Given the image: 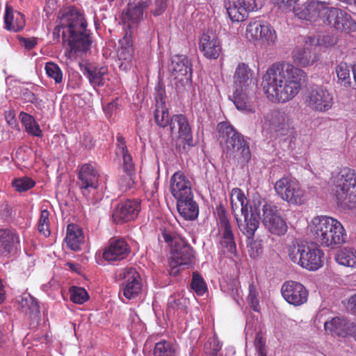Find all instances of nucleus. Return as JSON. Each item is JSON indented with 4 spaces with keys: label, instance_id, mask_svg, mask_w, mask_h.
Segmentation results:
<instances>
[{
    "label": "nucleus",
    "instance_id": "obj_1",
    "mask_svg": "<svg viewBox=\"0 0 356 356\" xmlns=\"http://www.w3.org/2000/svg\"><path fill=\"white\" fill-rule=\"evenodd\" d=\"M305 79V72L292 64L274 63L263 76L264 90L270 102L285 103L299 93Z\"/></svg>",
    "mask_w": 356,
    "mask_h": 356
},
{
    "label": "nucleus",
    "instance_id": "obj_2",
    "mask_svg": "<svg viewBox=\"0 0 356 356\" xmlns=\"http://www.w3.org/2000/svg\"><path fill=\"white\" fill-rule=\"evenodd\" d=\"M295 15L301 19L309 21L316 25H329L338 31H356V23L346 11L332 7L325 1L308 0L300 8L294 10Z\"/></svg>",
    "mask_w": 356,
    "mask_h": 356
},
{
    "label": "nucleus",
    "instance_id": "obj_3",
    "mask_svg": "<svg viewBox=\"0 0 356 356\" xmlns=\"http://www.w3.org/2000/svg\"><path fill=\"white\" fill-rule=\"evenodd\" d=\"M60 34L64 45L69 47L65 53L69 58L78 51H87L92 44L87 22L83 15L75 9H70L60 17L53 31L54 39L58 41Z\"/></svg>",
    "mask_w": 356,
    "mask_h": 356
},
{
    "label": "nucleus",
    "instance_id": "obj_4",
    "mask_svg": "<svg viewBox=\"0 0 356 356\" xmlns=\"http://www.w3.org/2000/svg\"><path fill=\"white\" fill-rule=\"evenodd\" d=\"M230 200L232 211L241 231L248 238L252 239L259 227V217L264 204H262L259 197H254L249 204L243 192L238 188L232 189Z\"/></svg>",
    "mask_w": 356,
    "mask_h": 356
},
{
    "label": "nucleus",
    "instance_id": "obj_5",
    "mask_svg": "<svg viewBox=\"0 0 356 356\" xmlns=\"http://www.w3.org/2000/svg\"><path fill=\"white\" fill-rule=\"evenodd\" d=\"M308 228L311 237L316 243L324 247L335 248L346 241V232L342 224L327 216L314 218Z\"/></svg>",
    "mask_w": 356,
    "mask_h": 356
},
{
    "label": "nucleus",
    "instance_id": "obj_6",
    "mask_svg": "<svg viewBox=\"0 0 356 356\" xmlns=\"http://www.w3.org/2000/svg\"><path fill=\"white\" fill-rule=\"evenodd\" d=\"M164 90L158 88L155 92V110L154 111V120L157 125L165 127L170 124L172 134H178L188 146H193V135L191 127L186 117L182 114L174 115L170 120L168 110L164 99Z\"/></svg>",
    "mask_w": 356,
    "mask_h": 356
},
{
    "label": "nucleus",
    "instance_id": "obj_7",
    "mask_svg": "<svg viewBox=\"0 0 356 356\" xmlns=\"http://www.w3.org/2000/svg\"><path fill=\"white\" fill-rule=\"evenodd\" d=\"M219 140L227 154L234 157L239 156L243 162H248L251 157L249 146L243 136L238 133L227 122L218 125Z\"/></svg>",
    "mask_w": 356,
    "mask_h": 356
},
{
    "label": "nucleus",
    "instance_id": "obj_8",
    "mask_svg": "<svg viewBox=\"0 0 356 356\" xmlns=\"http://www.w3.org/2000/svg\"><path fill=\"white\" fill-rule=\"evenodd\" d=\"M288 254L293 263L309 270H317L323 264V252L314 244L293 243L288 248Z\"/></svg>",
    "mask_w": 356,
    "mask_h": 356
},
{
    "label": "nucleus",
    "instance_id": "obj_9",
    "mask_svg": "<svg viewBox=\"0 0 356 356\" xmlns=\"http://www.w3.org/2000/svg\"><path fill=\"white\" fill-rule=\"evenodd\" d=\"M334 194L338 203L344 208L356 205V173L350 168H343L334 177Z\"/></svg>",
    "mask_w": 356,
    "mask_h": 356
},
{
    "label": "nucleus",
    "instance_id": "obj_10",
    "mask_svg": "<svg viewBox=\"0 0 356 356\" xmlns=\"http://www.w3.org/2000/svg\"><path fill=\"white\" fill-rule=\"evenodd\" d=\"M162 236L164 241L171 246L170 265L172 267L190 266L193 263V250L185 241L169 229H164Z\"/></svg>",
    "mask_w": 356,
    "mask_h": 356
},
{
    "label": "nucleus",
    "instance_id": "obj_11",
    "mask_svg": "<svg viewBox=\"0 0 356 356\" xmlns=\"http://www.w3.org/2000/svg\"><path fill=\"white\" fill-rule=\"evenodd\" d=\"M274 188L278 196L289 204L302 205L307 200L305 191L291 177H282L275 182Z\"/></svg>",
    "mask_w": 356,
    "mask_h": 356
},
{
    "label": "nucleus",
    "instance_id": "obj_12",
    "mask_svg": "<svg viewBox=\"0 0 356 356\" xmlns=\"http://www.w3.org/2000/svg\"><path fill=\"white\" fill-rule=\"evenodd\" d=\"M305 104L313 111L326 112L333 105V96L326 87L314 86L305 95Z\"/></svg>",
    "mask_w": 356,
    "mask_h": 356
},
{
    "label": "nucleus",
    "instance_id": "obj_13",
    "mask_svg": "<svg viewBox=\"0 0 356 356\" xmlns=\"http://www.w3.org/2000/svg\"><path fill=\"white\" fill-rule=\"evenodd\" d=\"M121 281L123 295L129 300L134 298L140 292L141 278L136 270L132 267L125 268L118 275Z\"/></svg>",
    "mask_w": 356,
    "mask_h": 356
},
{
    "label": "nucleus",
    "instance_id": "obj_14",
    "mask_svg": "<svg viewBox=\"0 0 356 356\" xmlns=\"http://www.w3.org/2000/svg\"><path fill=\"white\" fill-rule=\"evenodd\" d=\"M262 221L265 227L273 234L283 235L287 231L286 222L280 216L275 206L264 204Z\"/></svg>",
    "mask_w": 356,
    "mask_h": 356
},
{
    "label": "nucleus",
    "instance_id": "obj_15",
    "mask_svg": "<svg viewBox=\"0 0 356 356\" xmlns=\"http://www.w3.org/2000/svg\"><path fill=\"white\" fill-rule=\"evenodd\" d=\"M120 46L118 51V65L120 70L127 71L131 68L134 61V49L131 29L125 31L124 37L119 41Z\"/></svg>",
    "mask_w": 356,
    "mask_h": 356
},
{
    "label": "nucleus",
    "instance_id": "obj_16",
    "mask_svg": "<svg viewBox=\"0 0 356 356\" xmlns=\"http://www.w3.org/2000/svg\"><path fill=\"white\" fill-rule=\"evenodd\" d=\"M281 292L284 300L291 305L300 306L307 301L308 291L300 282H285L282 286Z\"/></svg>",
    "mask_w": 356,
    "mask_h": 356
},
{
    "label": "nucleus",
    "instance_id": "obj_17",
    "mask_svg": "<svg viewBox=\"0 0 356 356\" xmlns=\"http://www.w3.org/2000/svg\"><path fill=\"white\" fill-rule=\"evenodd\" d=\"M99 173L92 164L86 163L81 166L78 175V185L82 193L87 196L92 190L99 186Z\"/></svg>",
    "mask_w": 356,
    "mask_h": 356
},
{
    "label": "nucleus",
    "instance_id": "obj_18",
    "mask_svg": "<svg viewBox=\"0 0 356 356\" xmlns=\"http://www.w3.org/2000/svg\"><path fill=\"white\" fill-rule=\"evenodd\" d=\"M150 3L151 0H129L127 8L122 13V20L129 29L143 19L145 11Z\"/></svg>",
    "mask_w": 356,
    "mask_h": 356
},
{
    "label": "nucleus",
    "instance_id": "obj_19",
    "mask_svg": "<svg viewBox=\"0 0 356 356\" xmlns=\"http://www.w3.org/2000/svg\"><path fill=\"white\" fill-rule=\"evenodd\" d=\"M171 76L183 84H187L192 77L191 63L187 56L175 55L170 66Z\"/></svg>",
    "mask_w": 356,
    "mask_h": 356
},
{
    "label": "nucleus",
    "instance_id": "obj_20",
    "mask_svg": "<svg viewBox=\"0 0 356 356\" xmlns=\"http://www.w3.org/2000/svg\"><path fill=\"white\" fill-rule=\"evenodd\" d=\"M140 209V202L136 200H127L120 202L113 213V220L116 223L128 222L135 219Z\"/></svg>",
    "mask_w": 356,
    "mask_h": 356
},
{
    "label": "nucleus",
    "instance_id": "obj_21",
    "mask_svg": "<svg viewBox=\"0 0 356 356\" xmlns=\"http://www.w3.org/2000/svg\"><path fill=\"white\" fill-rule=\"evenodd\" d=\"M130 252V248L122 238H112L103 253L104 259L109 263L125 259Z\"/></svg>",
    "mask_w": 356,
    "mask_h": 356
},
{
    "label": "nucleus",
    "instance_id": "obj_22",
    "mask_svg": "<svg viewBox=\"0 0 356 356\" xmlns=\"http://www.w3.org/2000/svg\"><path fill=\"white\" fill-rule=\"evenodd\" d=\"M316 49L317 47L315 44H311L307 38L303 48L297 47L293 50L294 63L303 67L312 65L320 58Z\"/></svg>",
    "mask_w": 356,
    "mask_h": 356
},
{
    "label": "nucleus",
    "instance_id": "obj_23",
    "mask_svg": "<svg viewBox=\"0 0 356 356\" xmlns=\"http://www.w3.org/2000/svg\"><path fill=\"white\" fill-rule=\"evenodd\" d=\"M199 48L201 53L210 60L217 59L222 51L219 39L212 33H204L200 38Z\"/></svg>",
    "mask_w": 356,
    "mask_h": 356
},
{
    "label": "nucleus",
    "instance_id": "obj_24",
    "mask_svg": "<svg viewBox=\"0 0 356 356\" xmlns=\"http://www.w3.org/2000/svg\"><path fill=\"white\" fill-rule=\"evenodd\" d=\"M191 180L181 172H176L170 179V191L177 200L193 195Z\"/></svg>",
    "mask_w": 356,
    "mask_h": 356
},
{
    "label": "nucleus",
    "instance_id": "obj_25",
    "mask_svg": "<svg viewBox=\"0 0 356 356\" xmlns=\"http://www.w3.org/2000/svg\"><path fill=\"white\" fill-rule=\"evenodd\" d=\"M252 74V71L246 64H238L234 76V88L245 90L256 89L257 81L253 79Z\"/></svg>",
    "mask_w": 356,
    "mask_h": 356
},
{
    "label": "nucleus",
    "instance_id": "obj_26",
    "mask_svg": "<svg viewBox=\"0 0 356 356\" xmlns=\"http://www.w3.org/2000/svg\"><path fill=\"white\" fill-rule=\"evenodd\" d=\"M117 140L118 153L122 156V168L127 174V183L126 186H131L134 184L135 165L133 158L127 149L124 138L122 136H118Z\"/></svg>",
    "mask_w": 356,
    "mask_h": 356
},
{
    "label": "nucleus",
    "instance_id": "obj_27",
    "mask_svg": "<svg viewBox=\"0 0 356 356\" xmlns=\"http://www.w3.org/2000/svg\"><path fill=\"white\" fill-rule=\"evenodd\" d=\"M19 244L18 234L13 230L0 229V255L9 257L13 254Z\"/></svg>",
    "mask_w": 356,
    "mask_h": 356
},
{
    "label": "nucleus",
    "instance_id": "obj_28",
    "mask_svg": "<svg viewBox=\"0 0 356 356\" xmlns=\"http://www.w3.org/2000/svg\"><path fill=\"white\" fill-rule=\"evenodd\" d=\"M255 89L235 88L233 93V102L236 108L246 113L254 112V104L252 101Z\"/></svg>",
    "mask_w": 356,
    "mask_h": 356
},
{
    "label": "nucleus",
    "instance_id": "obj_29",
    "mask_svg": "<svg viewBox=\"0 0 356 356\" xmlns=\"http://www.w3.org/2000/svg\"><path fill=\"white\" fill-rule=\"evenodd\" d=\"M261 123L263 129L279 131L287 125L288 118L284 112L272 111L264 115Z\"/></svg>",
    "mask_w": 356,
    "mask_h": 356
},
{
    "label": "nucleus",
    "instance_id": "obj_30",
    "mask_svg": "<svg viewBox=\"0 0 356 356\" xmlns=\"http://www.w3.org/2000/svg\"><path fill=\"white\" fill-rule=\"evenodd\" d=\"M20 310L31 319L38 318L40 312L38 301L29 293H24L17 298Z\"/></svg>",
    "mask_w": 356,
    "mask_h": 356
},
{
    "label": "nucleus",
    "instance_id": "obj_31",
    "mask_svg": "<svg viewBox=\"0 0 356 356\" xmlns=\"http://www.w3.org/2000/svg\"><path fill=\"white\" fill-rule=\"evenodd\" d=\"M177 207L179 214L186 220H193L198 216V206L193 200V195L177 200Z\"/></svg>",
    "mask_w": 356,
    "mask_h": 356
},
{
    "label": "nucleus",
    "instance_id": "obj_32",
    "mask_svg": "<svg viewBox=\"0 0 356 356\" xmlns=\"http://www.w3.org/2000/svg\"><path fill=\"white\" fill-rule=\"evenodd\" d=\"M5 27L8 31L17 32L25 26L24 17L19 12H14L13 8L6 5L4 16Z\"/></svg>",
    "mask_w": 356,
    "mask_h": 356
},
{
    "label": "nucleus",
    "instance_id": "obj_33",
    "mask_svg": "<svg viewBox=\"0 0 356 356\" xmlns=\"http://www.w3.org/2000/svg\"><path fill=\"white\" fill-rule=\"evenodd\" d=\"M219 232L222 235V245L225 246L229 252H234L236 249L234 234L232 233L230 223L225 216H220Z\"/></svg>",
    "mask_w": 356,
    "mask_h": 356
},
{
    "label": "nucleus",
    "instance_id": "obj_34",
    "mask_svg": "<svg viewBox=\"0 0 356 356\" xmlns=\"http://www.w3.org/2000/svg\"><path fill=\"white\" fill-rule=\"evenodd\" d=\"M65 241L67 246L72 250H78L84 242V236L82 229L77 225H68Z\"/></svg>",
    "mask_w": 356,
    "mask_h": 356
},
{
    "label": "nucleus",
    "instance_id": "obj_35",
    "mask_svg": "<svg viewBox=\"0 0 356 356\" xmlns=\"http://www.w3.org/2000/svg\"><path fill=\"white\" fill-rule=\"evenodd\" d=\"M324 327L326 332L339 337H345L349 330L346 320L340 317H335L330 321L325 322Z\"/></svg>",
    "mask_w": 356,
    "mask_h": 356
},
{
    "label": "nucleus",
    "instance_id": "obj_36",
    "mask_svg": "<svg viewBox=\"0 0 356 356\" xmlns=\"http://www.w3.org/2000/svg\"><path fill=\"white\" fill-rule=\"evenodd\" d=\"M336 261L346 267L356 268V248L354 247H346L335 255Z\"/></svg>",
    "mask_w": 356,
    "mask_h": 356
},
{
    "label": "nucleus",
    "instance_id": "obj_37",
    "mask_svg": "<svg viewBox=\"0 0 356 356\" xmlns=\"http://www.w3.org/2000/svg\"><path fill=\"white\" fill-rule=\"evenodd\" d=\"M108 69L106 67H85V76L89 79L90 83L94 86H102L105 83V76L107 75Z\"/></svg>",
    "mask_w": 356,
    "mask_h": 356
},
{
    "label": "nucleus",
    "instance_id": "obj_38",
    "mask_svg": "<svg viewBox=\"0 0 356 356\" xmlns=\"http://www.w3.org/2000/svg\"><path fill=\"white\" fill-rule=\"evenodd\" d=\"M19 118L29 134L36 137H42V130L32 115L22 111L19 114Z\"/></svg>",
    "mask_w": 356,
    "mask_h": 356
},
{
    "label": "nucleus",
    "instance_id": "obj_39",
    "mask_svg": "<svg viewBox=\"0 0 356 356\" xmlns=\"http://www.w3.org/2000/svg\"><path fill=\"white\" fill-rule=\"evenodd\" d=\"M262 30L257 40L265 47L270 48L275 46L277 41V35L274 28L266 22L264 23Z\"/></svg>",
    "mask_w": 356,
    "mask_h": 356
},
{
    "label": "nucleus",
    "instance_id": "obj_40",
    "mask_svg": "<svg viewBox=\"0 0 356 356\" xmlns=\"http://www.w3.org/2000/svg\"><path fill=\"white\" fill-rule=\"evenodd\" d=\"M337 83L345 88L351 86L350 70L346 63H340L335 68Z\"/></svg>",
    "mask_w": 356,
    "mask_h": 356
},
{
    "label": "nucleus",
    "instance_id": "obj_41",
    "mask_svg": "<svg viewBox=\"0 0 356 356\" xmlns=\"http://www.w3.org/2000/svg\"><path fill=\"white\" fill-rule=\"evenodd\" d=\"M227 14L233 22H242L248 17V15L245 11L243 10L242 7L238 5V2L229 3V5H226Z\"/></svg>",
    "mask_w": 356,
    "mask_h": 356
},
{
    "label": "nucleus",
    "instance_id": "obj_42",
    "mask_svg": "<svg viewBox=\"0 0 356 356\" xmlns=\"http://www.w3.org/2000/svg\"><path fill=\"white\" fill-rule=\"evenodd\" d=\"M263 20H252L248 24L245 30L246 38L249 40H257L259 38V34L262 32L264 23Z\"/></svg>",
    "mask_w": 356,
    "mask_h": 356
},
{
    "label": "nucleus",
    "instance_id": "obj_43",
    "mask_svg": "<svg viewBox=\"0 0 356 356\" xmlns=\"http://www.w3.org/2000/svg\"><path fill=\"white\" fill-rule=\"evenodd\" d=\"M154 356H175V349L172 344L166 341L156 343Z\"/></svg>",
    "mask_w": 356,
    "mask_h": 356
},
{
    "label": "nucleus",
    "instance_id": "obj_44",
    "mask_svg": "<svg viewBox=\"0 0 356 356\" xmlns=\"http://www.w3.org/2000/svg\"><path fill=\"white\" fill-rule=\"evenodd\" d=\"M45 71L47 76L54 80L56 83L63 82V75L59 66L52 62H48L45 65Z\"/></svg>",
    "mask_w": 356,
    "mask_h": 356
},
{
    "label": "nucleus",
    "instance_id": "obj_45",
    "mask_svg": "<svg viewBox=\"0 0 356 356\" xmlns=\"http://www.w3.org/2000/svg\"><path fill=\"white\" fill-rule=\"evenodd\" d=\"M70 293L71 300L76 304H83L89 298L87 291L82 287L72 286Z\"/></svg>",
    "mask_w": 356,
    "mask_h": 356
},
{
    "label": "nucleus",
    "instance_id": "obj_46",
    "mask_svg": "<svg viewBox=\"0 0 356 356\" xmlns=\"http://www.w3.org/2000/svg\"><path fill=\"white\" fill-rule=\"evenodd\" d=\"M49 217V212L47 209H42L38 222V231L45 237L50 235Z\"/></svg>",
    "mask_w": 356,
    "mask_h": 356
},
{
    "label": "nucleus",
    "instance_id": "obj_47",
    "mask_svg": "<svg viewBox=\"0 0 356 356\" xmlns=\"http://www.w3.org/2000/svg\"><path fill=\"white\" fill-rule=\"evenodd\" d=\"M35 182L29 177L15 179L13 181V186L19 192H24L31 188Z\"/></svg>",
    "mask_w": 356,
    "mask_h": 356
},
{
    "label": "nucleus",
    "instance_id": "obj_48",
    "mask_svg": "<svg viewBox=\"0 0 356 356\" xmlns=\"http://www.w3.org/2000/svg\"><path fill=\"white\" fill-rule=\"evenodd\" d=\"M191 288L198 295H203L207 291V286L202 277L197 273H193Z\"/></svg>",
    "mask_w": 356,
    "mask_h": 356
},
{
    "label": "nucleus",
    "instance_id": "obj_49",
    "mask_svg": "<svg viewBox=\"0 0 356 356\" xmlns=\"http://www.w3.org/2000/svg\"><path fill=\"white\" fill-rule=\"evenodd\" d=\"M311 44L324 45L325 47H332L337 43V38L334 36L324 35L322 38L316 40L314 37H308Z\"/></svg>",
    "mask_w": 356,
    "mask_h": 356
},
{
    "label": "nucleus",
    "instance_id": "obj_50",
    "mask_svg": "<svg viewBox=\"0 0 356 356\" xmlns=\"http://www.w3.org/2000/svg\"><path fill=\"white\" fill-rule=\"evenodd\" d=\"M258 292L257 291L256 286L253 284L249 285V294L248 296V301L250 307L255 311L259 310V303L257 298Z\"/></svg>",
    "mask_w": 356,
    "mask_h": 356
},
{
    "label": "nucleus",
    "instance_id": "obj_51",
    "mask_svg": "<svg viewBox=\"0 0 356 356\" xmlns=\"http://www.w3.org/2000/svg\"><path fill=\"white\" fill-rule=\"evenodd\" d=\"M221 347L220 341L215 337L209 339L204 345V349L209 356H217V353L221 349Z\"/></svg>",
    "mask_w": 356,
    "mask_h": 356
},
{
    "label": "nucleus",
    "instance_id": "obj_52",
    "mask_svg": "<svg viewBox=\"0 0 356 356\" xmlns=\"http://www.w3.org/2000/svg\"><path fill=\"white\" fill-rule=\"evenodd\" d=\"M237 1L247 15H248L250 12H253L258 9L257 0H237Z\"/></svg>",
    "mask_w": 356,
    "mask_h": 356
},
{
    "label": "nucleus",
    "instance_id": "obj_53",
    "mask_svg": "<svg viewBox=\"0 0 356 356\" xmlns=\"http://www.w3.org/2000/svg\"><path fill=\"white\" fill-rule=\"evenodd\" d=\"M298 0H274L275 3L282 10H287L293 8V13L296 8H294V4ZM298 7H297L298 8Z\"/></svg>",
    "mask_w": 356,
    "mask_h": 356
},
{
    "label": "nucleus",
    "instance_id": "obj_54",
    "mask_svg": "<svg viewBox=\"0 0 356 356\" xmlns=\"http://www.w3.org/2000/svg\"><path fill=\"white\" fill-rule=\"evenodd\" d=\"M22 97L26 102L38 104L40 102L35 95L26 88L23 90Z\"/></svg>",
    "mask_w": 356,
    "mask_h": 356
},
{
    "label": "nucleus",
    "instance_id": "obj_55",
    "mask_svg": "<svg viewBox=\"0 0 356 356\" xmlns=\"http://www.w3.org/2000/svg\"><path fill=\"white\" fill-rule=\"evenodd\" d=\"M166 8V1L165 0H156L155 8L152 10L154 16H159L163 13Z\"/></svg>",
    "mask_w": 356,
    "mask_h": 356
},
{
    "label": "nucleus",
    "instance_id": "obj_56",
    "mask_svg": "<svg viewBox=\"0 0 356 356\" xmlns=\"http://www.w3.org/2000/svg\"><path fill=\"white\" fill-rule=\"evenodd\" d=\"M261 252L260 244L257 242H252L249 246V254L251 257H256Z\"/></svg>",
    "mask_w": 356,
    "mask_h": 356
},
{
    "label": "nucleus",
    "instance_id": "obj_57",
    "mask_svg": "<svg viewBox=\"0 0 356 356\" xmlns=\"http://www.w3.org/2000/svg\"><path fill=\"white\" fill-rule=\"evenodd\" d=\"M19 42H20L21 44L24 45V47L27 49H31L34 48L37 44V40L34 38H20Z\"/></svg>",
    "mask_w": 356,
    "mask_h": 356
},
{
    "label": "nucleus",
    "instance_id": "obj_58",
    "mask_svg": "<svg viewBox=\"0 0 356 356\" xmlns=\"http://www.w3.org/2000/svg\"><path fill=\"white\" fill-rule=\"evenodd\" d=\"M118 101L119 99L116 98L115 100L108 103L104 107V110L106 115H111L114 111H115L118 108Z\"/></svg>",
    "mask_w": 356,
    "mask_h": 356
},
{
    "label": "nucleus",
    "instance_id": "obj_59",
    "mask_svg": "<svg viewBox=\"0 0 356 356\" xmlns=\"http://www.w3.org/2000/svg\"><path fill=\"white\" fill-rule=\"evenodd\" d=\"M5 119L7 122V123L11 126V127H15L16 126V119H15V114L14 111L9 110L5 112Z\"/></svg>",
    "mask_w": 356,
    "mask_h": 356
},
{
    "label": "nucleus",
    "instance_id": "obj_60",
    "mask_svg": "<svg viewBox=\"0 0 356 356\" xmlns=\"http://www.w3.org/2000/svg\"><path fill=\"white\" fill-rule=\"evenodd\" d=\"M127 183V175H126L125 176L122 177L118 181L120 188L122 191H127V189L132 188L134 185V184L133 185H131V186H126Z\"/></svg>",
    "mask_w": 356,
    "mask_h": 356
},
{
    "label": "nucleus",
    "instance_id": "obj_61",
    "mask_svg": "<svg viewBox=\"0 0 356 356\" xmlns=\"http://www.w3.org/2000/svg\"><path fill=\"white\" fill-rule=\"evenodd\" d=\"M264 345L262 338L259 334L257 335L255 339V346L258 349V354L259 355L260 350L264 353L261 348V346Z\"/></svg>",
    "mask_w": 356,
    "mask_h": 356
},
{
    "label": "nucleus",
    "instance_id": "obj_62",
    "mask_svg": "<svg viewBox=\"0 0 356 356\" xmlns=\"http://www.w3.org/2000/svg\"><path fill=\"white\" fill-rule=\"evenodd\" d=\"M348 304L351 309L356 312V294L351 296L348 300Z\"/></svg>",
    "mask_w": 356,
    "mask_h": 356
},
{
    "label": "nucleus",
    "instance_id": "obj_63",
    "mask_svg": "<svg viewBox=\"0 0 356 356\" xmlns=\"http://www.w3.org/2000/svg\"><path fill=\"white\" fill-rule=\"evenodd\" d=\"M5 293L1 280H0V303L3 302L5 298Z\"/></svg>",
    "mask_w": 356,
    "mask_h": 356
},
{
    "label": "nucleus",
    "instance_id": "obj_64",
    "mask_svg": "<svg viewBox=\"0 0 356 356\" xmlns=\"http://www.w3.org/2000/svg\"><path fill=\"white\" fill-rule=\"evenodd\" d=\"M352 71H353V78L355 80V84L356 86V65L353 66Z\"/></svg>",
    "mask_w": 356,
    "mask_h": 356
}]
</instances>
